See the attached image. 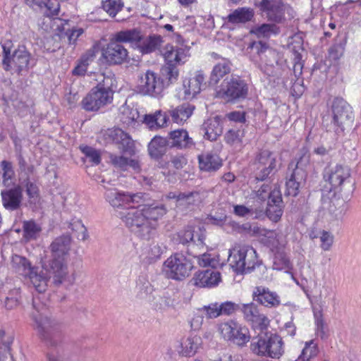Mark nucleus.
<instances>
[{"mask_svg": "<svg viewBox=\"0 0 361 361\" xmlns=\"http://www.w3.org/2000/svg\"><path fill=\"white\" fill-rule=\"evenodd\" d=\"M34 311L30 314L32 326L37 336L47 344L57 345L61 338L59 324L54 319L44 315L42 311L49 303V295H31Z\"/></svg>", "mask_w": 361, "mask_h": 361, "instance_id": "f257e3e1", "label": "nucleus"}, {"mask_svg": "<svg viewBox=\"0 0 361 361\" xmlns=\"http://www.w3.org/2000/svg\"><path fill=\"white\" fill-rule=\"evenodd\" d=\"M166 213L164 205H137V208H132L121 219L126 226L132 231L142 228V231L149 232L152 228L151 221H156Z\"/></svg>", "mask_w": 361, "mask_h": 361, "instance_id": "f03ea898", "label": "nucleus"}, {"mask_svg": "<svg viewBox=\"0 0 361 361\" xmlns=\"http://www.w3.org/2000/svg\"><path fill=\"white\" fill-rule=\"evenodd\" d=\"M71 236L69 234H63L56 237L49 247L51 259L49 260L47 266L54 274L56 282L61 283V279L66 274L67 259L71 251Z\"/></svg>", "mask_w": 361, "mask_h": 361, "instance_id": "7ed1b4c3", "label": "nucleus"}, {"mask_svg": "<svg viewBox=\"0 0 361 361\" xmlns=\"http://www.w3.org/2000/svg\"><path fill=\"white\" fill-rule=\"evenodd\" d=\"M116 41L128 43L134 49H137L142 54H147L159 49L163 38L161 35L153 34L145 36L137 29L121 30L116 32Z\"/></svg>", "mask_w": 361, "mask_h": 361, "instance_id": "20e7f679", "label": "nucleus"}, {"mask_svg": "<svg viewBox=\"0 0 361 361\" xmlns=\"http://www.w3.org/2000/svg\"><path fill=\"white\" fill-rule=\"evenodd\" d=\"M324 185L322 189L324 194L331 197L340 195L346 185L350 183V169L342 164L326 167L323 172Z\"/></svg>", "mask_w": 361, "mask_h": 361, "instance_id": "39448f33", "label": "nucleus"}, {"mask_svg": "<svg viewBox=\"0 0 361 361\" xmlns=\"http://www.w3.org/2000/svg\"><path fill=\"white\" fill-rule=\"evenodd\" d=\"M116 33L113 35L109 43L102 45L97 42L92 47V58L101 51L102 59L109 65H121L128 63L130 58L128 50L115 39Z\"/></svg>", "mask_w": 361, "mask_h": 361, "instance_id": "423d86ee", "label": "nucleus"}, {"mask_svg": "<svg viewBox=\"0 0 361 361\" xmlns=\"http://www.w3.org/2000/svg\"><path fill=\"white\" fill-rule=\"evenodd\" d=\"M3 48V66L6 71H13L20 75L23 71H27L32 55L25 46H18L13 52L6 45Z\"/></svg>", "mask_w": 361, "mask_h": 361, "instance_id": "0eeeda50", "label": "nucleus"}, {"mask_svg": "<svg viewBox=\"0 0 361 361\" xmlns=\"http://www.w3.org/2000/svg\"><path fill=\"white\" fill-rule=\"evenodd\" d=\"M281 338L276 334H265L252 339L251 350L259 356L279 358L283 353Z\"/></svg>", "mask_w": 361, "mask_h": 361, "instance_id": "6e6552de", "label": "nucleus"}, {"mask_svg": "<svg viewBox=\"0 0 361 361\" xmlns=\"http://www.w3.org/2000/svg\"><path fill=\"white\" fill-rule=\"evenodd\" d=\"M248 94L247 82L239 76H232L229 80H224L214 97L226 102H235L245 99Z\"/></svg>", "mask_w": 361, "mask_h": 361, "instance_id": "1a4fd4ad", "label": "nucleus"}, {"mask_svg": "<svg viewBox=\"0 0 361 361\" xmlns=\"http://www.w3.org/2000/svg\"><path fill=\"white\" fill-rule=\"evenodd\" d=\"M166 89L165 80L152 71H147L140 76L136 91L142 96H149L159 99L164 94Z\"/></svg>", "mask_w": 361, "mask_h": 361, "instance_id": "9d476101", "label": "nucleus"}, {"mask_svg": "<svg viewBox=\"0 0 361 361\" xmlns=\"http://www.w3.org/2000/svg\"><path fill=\"white\" fill-rule=\"evenodd\" d=\"M193 268L192 262L182 253L171 255L164 263L163 271L169 279L183 280Z\"/></svg>", "mask_w": 361, "mask_h": 361, "instance_id": "9b49d317", "label": "nucleus"}, {"mask_svg": "<svg viewBox=\"0 0 361 361\" xmlns=\"http://www.w3.org/2000/svg\"><path fill=\"white\" fill-rule=\"evenodd\" d=\"M229 259L233 267L238 270H250L255 268L257 263L255 250L247 245L236 244L230 250Z\"/></svg>", "mask_w": 361, "mask_h": 361, "instance_id": "f8f14e48", "label": "nucleus"}, {"mask_svg": "<svg viewBox=\"0 0 361 361\" xmlns=\"http://www.w3.org/2000/svg\"><path fill=\"white\" fill-rule=\"evenodd\" d=\"M92 80H96L97 84L96 90L92 95V111H97L100 107L111 102L114 92L105 85V76L103 73L92 72Z\"/></svg>", "mask_w": 361, "mask_h": 361, "instance_id": "ddd939ff", "label": "nucleus"}, {"mask_svg": "<svg viewBox=\"0 0 361 361\" xmlns=\"http://www.w3.org/2000/svg\"><path fill=\"white\" fill-rule=\"evenodd\" d=\"M190 48L184 44H167L161 50V54L166 63L181 66L190 57Z\"/></svg>", "mask_w": 361, "mask_h": 361, "instance_id": "4468645a", "label": "nucleus"}, {"mask_svg": "<svg viewBox=\"0 0 361 361\" xmlns=\"http://www.w3.org/2000/svg\"><path fill=\"white\" fill-rule=\"evenodd\" d=\"M105 195L107 201L112 207L127 209V212L121 214V216L125 215L132 208H137V206L135 205L136 203H138L136 198H140V196L137 194L131 195L128 192H120L116 190H108Z\"/></svg>", "mask_w": 361, "mask_h": 361, "instance_id": "2eb2a0df", "label": "nucleus"}, {"mask_svg": "<svg viewBox=\"0 0 361 361\" xmlns=\"http://www.w3.org/2000/svg\"><path fill=\"white\" fill-rule=\"evenodd\" d=\"M334 125L342 127L353 121V111L349 104L341 97H335L331 106Z\"/></svg>", "mask_w": 361, "mask_h": 361, "instance_id": "dca6fc26", "label": "nucleus"}, {"mask_svg": "<svg viewBox=\"0 0 361 361\" xmlns=\"http://www.w3.org/2000/svg\"><path fill=\"white\" fill-rule=\"evenodd\" d=\"M284 203L281 190L275 188L269 192L267 197L266 215L273 222H279L283 213Z\"/></svg>", "mask_w": 361, "mask_h": 361, "instance_id": "f3484780", "label": "nucleus"}, {"mask_svg": "<svg viewBox=\"0 0 361 361\" xmlns=\"http://www.w3.org/2000/svg\"><path fill=\"white\" fill-rule=\"evenodd\" d=\"M255 163L258 165V169L262 167L257 177V180H264L276 169V157L269 149H261L256 155Z\"/></svg>", "mask_w": 361, "mask_h": 361, "instance_id": "a211bd4d", "label": "nucleus"}, {"mask_svg": "<svg viewBox=\"0 0 361 361\" xmlns=\"http://www.w3.org/2000/svg\"><path fill=\"white\" fill-rule=\"evenodd\" d=\"M259 7L270 21L279 23L285 18L286 5L282 0H262Z\"/></svg>", "mask_w": 361, "mask_h": 361, "instance_id": "6ab92c4d", "label": "nucleus"}, {"mask_svg": "<svg viewBox=\"0 0 361 361\" xmlns=\"http://www.w3.org/2000/svg\"><path fill=\"white\" fill-rule=\"evenodd\" d=\"M106 135L112 142L118 146L122 152H134L135 144L133 139L122 129L119 128L108 129Z\"/></svg>", "mask_w": 361, "mask_h": 361, "instance_id": "aec40b11", "label": "nucleus"}, {"mask_svg": "<svg viewBox=\"0 0 361 361\" xmlns=\"http://www.w3.org/2000/svg\"><path fill=\"white\" fill-rule=\"evenodd\" d=\"M2 204L5 209L11 211L18 209L23 200V188L20 185L1 192Z\"/></svg>", "mask_w": 361, "mask_h": 361, "instance_id": "412c9836", "label": "nucleus"}, {"mask_svg": "<svg viewBox=\"0 0 361 361\" xmlns=\"http://www.w3.org/2000/svg\"><path fill=\"white\" fill-rule=\"evenodd\" d=\"M221 281V274L219 271L205 270L197 272L190 282L197 287H214Z\"/></svg>", "mask_w": 361, "mask_h": 361, "instance_id": "4be33fe9", "label": "nucleus"}, {"mask_svg": "<svg viewBox=\"0 0 361 361\" xmlns=\"http://www.w3.org/2000/svg\"><path fill=\"white\" fill-rule=\"evenodd\" d=\"M199 169L202 171L216 172L223 165V160L216 153L207 152L197 157Z\"/></svg>", "mask_w": 361, "mask_h": 361, "instance_id": "5701e85b", "label": "nucleus"}, {"mask_svg": "<svg viewBox=\"0 0 361 361\" xmlns=\"http://www.w3.org/2000/svg\"><path fill=\"white\" fill-rule=\"evenodd\" d=\"M188 164V159L183 154L172 156L169 161L161 160L158 163V167L162 170L164 176L176 173V170L183 169Z\"/></svg>", "mask_w": 361, "mask_h": 361, "instance_id": "b1692460", "label": "nucleus"}, {"mask_svg": "<svg viewBox=\"0 0 361 361\" xmlns=\"http://www.w3.org/2000/svg\"><path fill=\"white\" fill-rule=\"evenodd\" d=\"M255 16L254 9L250 7H239L233 10L224 19L227 24L240 25L251 21Z\"/></svg>", "mask_w": 361, "mask_h": 361, "instance_id": "393cba45", "label": "nucleus"}, {"mask_svg": "<svg viewBox=\"0 0 361 361\" xmlns=\"http://www.w3.org/2000/svg\"><path fill=\"white\" fill-rule=\"evenodd\" d=\"M169 142L166 138L161 136H154L148 144V153L149 157L157 161H161L162 157L167 151Z\"/></svg>", "mask_w": 361, "mask_h": 361, "instance_id": "a878e982", "label": "nucleus"}, {"mask_svg": "<svg viewBox=\"0 0 361 361\" xmlns=\"http://www.w3.org/2000/svg\"><path fill=\"white\" fill-rule=\"evenodd\" d=\"M169 139L171 140L172 147L177 149H186L193 145L191 137H189L186 130L178 129L174 130L169 133Z\"/></svg>", "mask_w": 361, "mask_h": 361, "instance_id": "bb28decb", "label": "nucleus"}, {"mask_svg": "<svg viewBox=\"0 0 361 361\" xmlns=\"http://www.w3.org/2000/svg\"><path fill=\"white\" fill-rule=\"evenodd\" d=\"M232 63L228 59H221V61L216 63L211 72L209 76V84L216 85L224 76L228 75L231 71Z\"/></svg>", "mask_w": 361, "mask_h": 361, "instance_id": "cd10ccee", "label": "nucleus"}, {"mask_svg": "<svg viewBox=\"0 0 361 361\" xmlns=\"http://www.w3.org/2000/svg\"><path fill=\"white\" fill-rule=\"evenodd\" d=\"M204 137L210 141H215L222 133L223 126L220 116H216L207 120L204 123Z\"/></svg>", "mask_w": 361, "mask_h": 361, "instance_id": "c85d7f7f", "label": "nucleus"}, {"mask_svg": "<svg viewBox=\"0 0 361 361\" xmlns=\"http://www.w3.org/2000/svg\"><path fill=\"white\" fill-rule=\"evenodd\" d=\"M111 164L116 168L126 171L128 167L132 168L135 171L139 172L141 169L140 163L137 159H129L122 155L111 154L109 155Z\"/></svg>", "mask_w": 361, "mask_h": 361, "instance_id": "c756f323", "label": "nucleus"}, {"mask_svg": "<svg viewBox=\"0 0 361 361\" xmlns=\"http://www.w3.org/2000/svg\"><path fill=\"white\" fill-rule=\"evenodd\" d=\"M203 80L204 77L200 74L193 78L184 80V99H190L199 94L201 91V85Z\"/></svg>", "mask_w": 361, "mask_h": 361, "instance_id": "7c9ffc66", "label": "nucleus"}, {"mask_svg": "<svg viewBox=\"0 0 361 361\" xmlns=\"http://www.w3.org/2000/svg\"><path fill=\"white\" fill-rule=\"evenodd\" d=\"M11 268L20 275L27 276L32 273L35 268L31 266V263L25 257L18 255H13L11 261Z\"/></svg>", "mask_w": 361, "mask_h": 361, "instance_id": "2f4dec72", "label": "nucleus"}, {"mask_svg": "<svg viewBox=\"0 0 361 361\" xmlns=\"http://www.w3.org/2000/svg\"><path fill=\"white\" fill-rule=\"evenodd\" d=\"M22 229L23 238L26 242L37 240L42 230V226L34 219L24 221Z\"/></svg>", "mask_w": 361, "mask_h": 361, "instance_id": "473e14b6", "label": "nucleus"}, {"mask_svg": "<svg viewBox=\"0 0 361 361\" xmlns=\"http://www.w3.org/2000/svg\"><path fill=\"white\" fill-rule=\"evenodd\" d=\"M202 340L199 336H190L181 343V353L185 356L194 355L202 348Z\"/></svg>", "mask_w": 361, "mask_h": 361, "instance_id": "72a5a7b5", "label": "nucleus"}, {"mask_svg": "<svg viewBox=\"0 0 361 361\" xmlns=\"http://www.w3.org/2000/svg\"><path fill=\"white\" fill-rule=\"evenodd\" d=\"M195 109V106L190 104H183L171 111V116L174 123L182 124L186 121Z\"/></svg>", "mask_w": 361, "mask_h": 361, "instance_id": "f704fd0d", "label": "nucleus"}, {"mask_svg": "<svg viewBox=\"0 0 361 361\" xmlns=\"http://www.w3.org/2000/svg\"><path fill=\"white\" fill-rule=\"evenodd\" d=\"M13 341L12 335H6L4 330H0V361H13L11 354Z\"/></svg>", "mask_w": 361, "mask_h": 361, "instance_id": "c9c22d12", "label": "nucleus"}, {"mask_svg": "<svg viewBox=\"0 0 361 361\" xmlns=\"http://www.w3.org/2000/svg\"><path fill=\"white\" fill-rule=\"evenodd\" d=\"M177 65L166 63L161 69V78L164 79L166 88L177 82L179 77V70Z\"/></svg>", "mask_w": 361, "mask_h": 361, "instance_id": "e433bc0d", "label": "nucleus"}, {"mask_svg": "<svg viewBox=\"0 0 361 361\" xmlns=\"http://www.w3.org/2000/svg\"><path fill=\"white\" fill-rule=\"evenodd\" d=\"M298 176L299 170L295 166V168L286 178V187L288 195L295 197L298 195L300 185Z\"/></svg>", "mask_w": 361, "mask_h": 361, "instance_id": "4c0bfd02", "label": "nucleus"}, {"mask_svg": "<svg viewBox=\"0 0 361 361\" xmlns=\"http://www.w3.org/2000/svg\"><path fill=\"white\" fill-rule=\"evenodd\" d=\"M27 276L29 277L31 283L35 288V290L38 293H44L46 291L48 278L44 275L37 274L36 269L34 268L32 270V273L28 274Z\"/></svg>", "mask_w": 361, "mask_h": 361, "instance_id": "58836bf2", "label": "nucleus"}, {"mask_svg": "<svg viewBox=\"0 0 361 361\" xmlns=\"http://www.w3.org/2000/svg\"><path fill=\"white\" fill-rule=\"evenodd\" d=\"M279 32V28L276 25L268 23H263L250 31L251 34H254L258 38H268L271 35H276Z\"/></svg>", "mask_w": 361, "mask_h": 361, "instance_id": "ea45409f", "label": "nucleus"}, {"mask_svg": "<svg viewBox=\"0 0 361 361\" xmlns=\"http://www.w3.org/2000/svg\"><path fill=\"white\" fill-rule=\"evenodd\" d=\"M24 187L29 202L30 204H35L39 202L40 199V191L38 185L27 178L24 181Z\"/></svg>", "mask_w": 361, "mask_h": 361, "instance_id": "a19ab883", "label": "nucleus"}, {"mask_svg": "<svg viewBox=\"0 0 361 361\" xmlns=\"http://www.w3.org/2000/svg\"><path fill=\"white\" fill-rule=\"evenodd\" d=\"M245 136L243 130L230 129L224 135V141L231 146L240 145Z\"/></svg>", "mask_w": 361, "mask_h": 361, "instance_id": "79ce46f5", "label": "nucleus"}, {"mask_svg": "<svg viewBox=\"0 0 361 361\" xmlns=\"http://www.w3.org/2000/svg\"><path fill=\"white\" fill-rule=\"evenodd\" d=\"M0 176H1L3 184L8 185L15 176V172L11 161L3 160L0 162Z\"/></svg>", "mask_w": 361, "mask_h": 361, "instance_id": "37998d69", "label": "nucleus"}, {"mask_svg": "<svg viewBox=\"0 0 361 361\" xmlns=\"http://www.w3.org/2000/svg\"><path fill=\"white\" fill-rule=\"evenodd\" d=\"M238 325L235 322L230 320L220 324L218 330L225 340L231 341Z\"/></svg>", "mask_w": 361, "mask_h": 361, "instance_id": "c03bdc74", "label": "nucleus"}, {"mask_svg": "<svg viewBox=\"0 0 361 361\" xmlns=\"http://www.w3.org/2000/svg\"><path fill=\"white\" fill-rule=\"evenodd\" d=\"M123 7L122 0H104L102 1L103 9L112 17L121 11Z\"/></svg>", "mask_w": 361, "mask_h": 361, "instance_id": "a18cd8bd", "label": "nucleus"}, {"mask_svg": "<svg viewBox=\"0 0 361 361\" xmlns=\"http://www.w3.org/2000/svg\"><path fill=\"white\" fill-rule=\"evenodd\" d=\"M253 300L267 307H274L280 305L276 295H254Z\"/></svg>", "mask_w": 361, "mask_h": 361, "instance_id": "49530a36", "label": "nucleus"}, {"mask_svg": "<svg viewBox=\"0 0 361 361\" xmlns=\"http://www.w3.org/2000/svg\"><path fill=\"white\" fill-rule=\"evenodd\" d=\"M273 267L276 270H285L286 272L292 269L289 258L283 253H278L274 259Z\"/></svg>", "mask_w": 361, "mask_h": 361, "instance_id": "de8ad7c7", "label": "nucleus"}, {"mask_svg": "<svg viewBox=\"0 0 361 361\" xmlns=\"http://www.w3.org/2000/svg\"><path fill=\"white\" fill-rule=\"evenodd\" d=\"M319 350L317 343L313 340L305 343V345L298 358L305 361H310V359L318 354Z\"/></svg>", "mask_w": 361, "mask_h": 361, "instance_id": "09e8293b", "label": "nucleus"}, {"mask_svg": "<svg viewBox=\"0 0 361 361\" xmlns=\"http://www.w3.org/2000/svg\"><path fill=\"white\" fill-rule=\"evenodd\" d=\"M198 264L202 267H210L212 268H217L220 265L219 258L216 256H212L209 253H204L198 257Z\"/></svg>", "mask_w": 361, "mask_h": 361, "instance_id": "8fccbe9b", "label": "nucleus"}, {"mask_svg": "<svg viewBox=\"0 0 361 361\" xmlns=\"http://www.w3.org/2000/svg\"><path fill=\"white\" fill-rule=\"evenodd\" d=\"M90 61V54L86 53L80 59L77 66L73 70V75L78 76L85 75L88 68Z\"/></svg>", "mask_w": 361, "mask_h": 361, "instance_id": "3c124183", "label": "nucleus"}, {"mask_svg": "<svg viewBox=\"0 0 361 361\" xmlns=\"http://www.w3.org/2000/svg\"><path fill=\"white\" fill-rule=\"evenodd\" d=\"M249 338L248 330L238 324L231 341L237 345H241L246 343L249 341Z\"/></svg>", "mask_w": 361, "mask_h": 361, "instance_id": "603ef678", "label": "nucleus"}, {"mask_svg": "<svg viewBox=\"0 0 361 361\" xmlns=\"http://www.w3.org/2000/svg\"><path fill=\"white\" fill-rule=\"evenodd\" d=\"M200 193L197 191L188 192H178V204L180 205L190 206L194 204Z\"/></svg>", "mask_w": 361, "mask_h": 361, "instance_id": "864d4df0", "label": "nucleus"}, {"mask_svg": "<svg viewBox=\"0 0 361 361\" xmlns=\"http://www.w3.org/2000/svg\"><path fill=\"white\" fill-rule=\"evenodd\" d=\"M179 243L186 245L193 240L194 238V228L191 226H188L184 229L180 231L177 233Z\"/></svg>", "mask_w": 361, "mask_h": 361, "instance_id": "5fc2aeb1", "label": "nucleus"}, {"mask_svg": "<svg viewBox=\"0 0 361 361\" xmlns=\"http://www.w3.org/2000/svg\"><path fill=\"white\" fill-rule=\"evenodd\" d=\"M140 118V114L136 109L126 108L122 112L121 121L130 125Z\"/></svg>", "mask_w": 361, "mask_h": 361, "instance_id": "6e6d98bb", "label": "nucleus"}, {"mask_svg": "<svg viewBox=\"0 0 361 361\" xmlns=\"http://www.w3.org/2000/svg\"><path fill=\"white\" fill-rule=\"evenodd\" d=\"M200 310L208 319H214L221 315L218 303H212L209 305H204L200 308Z\"/></svg>", "mask_w": 361, "mask_h": 361, "instance_id": "4d7b16f0", "label": "nucleus"}, {"mask_svg": "<svg viewBox=\"0 0 361 361\" xmlns=\"http://www.w3.org/2000/svg\"><path fill=\"white\" fill-rule=\"evenodd\" d=\"M247 48L250 49L252 51L258 56H261L269 49V46L267 42L253 41L249 44Z\"/></svg>", "mask_w": 361, "mask_h": 361, "instance_id": "13d9d810", "label": "nucleus"}, {"mask_svg": "<svg viewBox=\"0 0 361 361\" xmlns=\"http://www.w3.org/2000/svg\"><path fill=\"white\" fill-rule=\"evenodd\" d=\"M44 6L47 8V16L49 18H54L59 15L60 5L57 0H47L46 3H44Z\"/></svg>", "mask_w": 361, "mask_h": 361, "instance_id": "bf43d9fd", "label": "nucleus"}, {"mask_svg": "<svg viewBox=\"0 0 361 361\" xmlns=\"http://www.w3.org/2000/svg\"><path fill=\"white\" fill-rule=\"evenodd\" d=\"M321 247L325 250H329L334 243V235L329 231H322L320 235Z\"/></svg>", "mask_w": 361, "mask_h": 361, "instance_id": "052dcab7", "label": "nucleus"}, {"mask_svg": "<svg viewBox=\"0 0 361 361\" xmlns=\"http://www.w3.org/2000/svg\"><path fill=\"white\" fill-rule=\"evenodd\" d=\"M243 313L245 319L251 323H252L259 314L257 307L252 305H245L243 307Z\"/></svg>", "mask_w": 361, "mask_h": 361, "instance_id": "680f3d73", "label": "nucleus"}, {"mask_svg": "<svg viewBox=\"0 0 361 361\" xmlns=\"http://www.w3.org/2000/svg\"><path fill=\"white\" fill-rule=\"evenodd\" d=\"M309 300L312 305L314 313L317 311L322 312V307L326 305V301L322 299V295H310Z\"/></svg>", "mask_w": 361, "mask_h": 361, "instance_id": "e2e57ef3", "label": "nucleus"}, {"mask_svg": "<svg viewBox=\"0 0 361 361\" xmlns=\"http://www.w3.org/2000/svg\"><path fill=\"white\" fill-rule=\"evenodd\" d=\"M314 319H315V324H316V331L317 334L321 337L324 338L325 336V331H324V326L325 323L323 319L322 314L320 312H315L314 313Z\"/></svg>", "mask_w": 361, "mask_h": 361, "instance_id": "0e129e2a", "label": "nucleus"}, {"mask_svg": "<svg viewBox=\"0 0 361 361\" xmlns=\"http://www.w3.org/2000/svg\"><path fill=\"white\" fill-rule=\"evenodd\" d=\"M246 112L233 111L226 114V118L230 121L245 123L246 122Z\"/></svg>", "mask_w": 361, "mask_h": 361, "instance_id": "69168bd1", "label": "nucleus"}, {"mask_svg": "<svg viewBox=\"0 0 361 361\" xmlns=\"http://www.w3.org/2000/svg\"><path fill=\"white\" fill-rule=\"evenodd\" d=\"M204 321V316L200 308L197 309V312L194 314L193 317L190 321V326L193 330H199Z\"/></svg>", "mask_w": 361, "mask_h": 361, "instance_id": "338daca9", "label": "nucleus"}, {"mask_svg": "<svg viewBox=\"0 0 361 361\" xmlns=\"http://www.w3.org/2000/svg\"><path fill=\"white\" fill-rule=\"evenodd\" d=\"M4 298L1 300L4 301V307L8 310H11L16 307L19 304V299L17 295H4Z\"/></svg>", "mask_w": 361, "mask_h": 361, "instance_id": "774afa93", "label": "nucleus"}]
</instances>
